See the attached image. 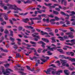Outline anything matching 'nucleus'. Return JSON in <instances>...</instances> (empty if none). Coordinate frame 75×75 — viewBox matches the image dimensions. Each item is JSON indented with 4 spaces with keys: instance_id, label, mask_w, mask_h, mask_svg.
Here are the masks:
<instances>
[{
    "instance_id": "13",
    "label": "nucleus",
    "mask_w": 75,
    "mask_h": 75,
    "mask_svg": "<svg viewBox=\"0 0 75 75\" xmlns=\"http://www.w3.org/2000/svg\"><path fill=\"white\" fill-rule=\"evenodd\" d=\"M40 33L41 35H48V34L47 32H44L42 30H41Z\"/></svg>"
},
{
    "instance_id": "11",
    "label": "nucleus",
    "mask_w": 75,
    "mask_h": 75,
    "mask_svg": "<svg viewBox=\"0 0 75 75\" xmlns=\"http://www.w3.org/2000/svg\"><path fill=\"white\" fill-rule=\"evenodd\" d=\"M57 51H59V52H60L61 54H65V52H64V51L63 50H62V49H57Z\"/></svg>"
},
{
    "instance_id": "41",
    "label": "nucleus",
    "mask_w": 75,
    "mask_h": 75,
    "mask_svg": "<svg viewBox=\"0 0 75 75\" xmlns=\"http://www.w3.org/2000/svg\"><path fill=\"white\" fill-rule=\"evenodd\" d=\"M49 67H53L54 68H57L55 65L54 64H52L51 65H50Z\"/></svg>"
},
{
    "instance_id": "35",
    "label": "nucleus",
    "mask_w": 75,
    "mask_h": 75,
    "mask_svg": "<svg viewBox=\"0 0 75 75\" xmlns=\"http://www.w3.org/2000/svg\"><path fill=\"white\" fill-rule=\"evenodd\" d=\"M4 65L6 68H8L9 67V64H4Z\"/></svg>"
},
{
    "instance_id": "62",
    "label": "nucleus",
    "mask_w": 75,
    "mask_h": 75,
    "mask_svg": "<svg viewBox=\"0 0 75 75\" xmlns=\"http://www.w3.org/2000/svg\"><path fill=\"white\" fill-rule=\"evenodd\" d=\"M73 59L72 58H69V61H71V62H73Z\"/></svg>"
},
{
    "instance_id": "33",
    "label": "nucleus",
    "mask_w": 75,
    "mask_h": 75,
    "mask_svg": "<svg viewBox=\"0 0 75 75\" xmlns=\"http://www.w3.org/2000/svg\"><path fill=\"white\" fill-rule=\"evenodd\" d=\"M47 53L48 54V55H51L52 54V53L50 51H48Z\"/></svg>"
},
{
    "instance_id": "18",
    "label": "nucleus",
    "mask_w": 75,
    "mask_h": 75,
    "mask_svg": "<svg viewBox=\"0 0 75 75\" xmlns=\"http://www.w3.org/2000/svg\"><path fill=\"white\" fill-rule=\"evenodd\" d=\"M1 69L2 70V72L3 73L4 75V73H5V70L4 69V67L3 66L1 67Z\"/></svg>"
},
{
    "instance_id": "5",
    "label": "nucleus",
    "mask_w": 75,
    "mask_h": 75,
    "mask_svg": "<svg viewBox=\"0 0 75 75\" xmlns=\"http://www.w3.org/2000/svg\"><path fill=\"white\" fill-rule=\"evenodd\" d=\"M67 13H71V14H70V16H74L75 14V12L74 11H72L71 12L70 11H67Z\"/></svg>"
},
{
    "instance_id": "31",
    "label": "nucleus",
    "mask_w": 75,
    "mask_h": 75,
    "mask_svg": "<svg viewBox=\"0 0 75 75\" xmlns=\"http://www.w3.org/2000/svg\"><path fill=\"white\" fill-rule=\"evenodd\" d=\"M4 33L5 34H9V33L8 32V31L7 30V29H6L4 31Z\"/></svg>"
},
{
    "instance_id": "22",
    "label": "nucleus",
    "mask_w": 75,
    "mask_h": 75,
    "mask_svg": "<svg viewBox=\"0 0 75 75\" xmlns=\"http://www.w3.org/2000/svg\"><path fill=\"white\" fill-rule=\"evenodd\" d=\"M47 50H52V51H54V50H53V49L52 48H51V47L50 46L48 47V46H47Z\"/></svg>"
},
{
    "instance_id": "2",
    "label": "nucleus",
    "mask_w": 75,
    "mask_h": 75,
    "mask_svg": "<svg viewBox=\"0 0 75 75\" xmlns=\"http://www.w3.org/2000/svg\"><path fill=\"white\" fill-rule=\"evenodd\" d=\"M7 6H9V8H11V9H14V10H20V11H22V9H21L20 8H18L17 7L16 5H14L13 6L15 7L16 8H13V6L12 5H10L9 4H7Z\"/></svg>"
},
{
    "instance_id": "51",
    "label": "nucleus",
    "mask_w": 75,
    "mask_h": 75,
    "mask_svg": "<svg viewBox=\"0 0 75 75\" xmlns=\"http://www.w3.org/2000/svg\"><path fill=\"white\" fill-rule=\"evenodd\" d=\"M36 71L34 72V73H37L38 72H39V71H40V69L36 70Z\"/></svg>"
},
{
    "instance_id": "45",
    "label": "nucleus",
    "mask_w": 75,
    "mask_h": 75,
    "mask_svg": "<svg viewBox=\"0 0 75 75\" xmlns=\"http://www.w3.org/2000/svg\"><path fill=\"white\" fill-rule=\"evenodd\" d=\"M55 10H57V11H59L61 10L59 8H55Z\"/></svg>"
},
{
    "instance_id": "55",
    "label": "nucleus",
    "mask_w": 75,
    "mask_h": 75,
    "mask_svg": "<svg viewBox=\"0 0 75 75\" xmlns=\"http://www.w3.org/2000/svg\"><path fill=\"white\" fill-rule=\"evenodd\" d=\"M18 69V70H19V71H24V69Z\"/></svg>"
},
{
    "instance_id": "3",
    "label": "nucleus",
    "mask_w": 75,
    "mask_h": 75,
    "mask_svg": "<svg viewBox=\"0 0 75 75\" xmlns=\"http://www.w3.org/2000/svg\"><path fill=\"white\" fill-rule=\"evenodd\" d=\"M38 33H34V34H32V36H33V37L35 38L33 39V40H34L36 41H38V39L40 40V36L39 35L37 36L35 35H38Z\"/></svg>"
},
{
    "instance_id": "4",
    "label": "nucleus",
    "mask_w": 75,
    "mask_h": 75,
    "mask_svg": "<svg viewBox=\"0 0 75 75\" xmlns=\"http://www.w3.org/2000/svg\"><path fill=\"white\" fill-rule=\"evenodd\" d=\"M60 61L62 62H63L62 65V66L64 67H69V65L68 63H67V61L65 60H62V59H60Z\"/></svg>"
},
{
    "instance_id": "21",
    "label": "nucleus",
    "mask_w": 75,
    "mask_h": 75,
    "mask_svg": "<svg viewBox=\"0 0 75 75\" xmlns=\"http://www.w3.org/2000/svg\"><path fill=\"white\" fill-rule=\"evenodd\" d=\"M60 14H62V15L63 16H67L68 15H66L67 14L65 13V12H63V11H61L60 12Z\"/></svg>"
},
{
    "instance_id": "36",
    "label": "nucleus",
    "mask_w": 75,
    "mask_h": 75,
    "mask_svg": "<svg viewBox=\"0 0 75 75\" xmlns=\"http://www.w3.org/2000/svg\"><path fill=\"white\" fill-rule=\"evenodd\" d=\"M49 34L52 36H54V34L52 33V32H50L49 33Z\"/></svg>"
},
{
    "instance_id": "7",
    "label": "nucleus",
    "mask_w": 75,
    "mask_h": 75,
    "mask_svg": "<svg viewBox=\"0 0 75 75\" xmlns=\"http://www.w3.org/2000/svg\"><path fill=\"white\" fill-rule=\"evenodd\" d=\"M35 61H36V64L35 65V67H37L38 66V64H40L41 63H40V60H38L37 61V60H35Z\"/></svg>"
},
{
    "instance_id": "26",
    "label": "nucleus",
    "mask_w": 75,
    "mask_h": 75,
    "mask_svg": "<svg viewBox=\"0 0 75 75\" xmlns=\"http://www.w3.org/2000/svg\"><path fill=\"white\" fill-rule=\"evenodd\" d=\"M53 11L55 15H58V14H59V12L57 11Z\"/></svg>"
},
{
    "instance_id": "32",
    "label": "nucleus",
    "mask_w": 75,
    "mask_h": 75,
    "mask_svg": "<svg viewBox=\"0 0 75 75\" xmlns=\"http://www.w3.org/2000/svg\"><path fill=\"white\" fill-rule=\"evenodd\" d=\"M14 47H13L14 48L15 50H16V49H17L18 47L17 46V45H14Z\"/></svg>"
},
{
    "instance_id": "25",
    "label": "nucleus",
    "mask_w": 75,
    "mask_h": 75,
    "mask_svg": "<svg viewBox=\"0 0 75 75\" xmlns=\"http://www.w3.org/2000/svg\"><path fill=\"white\" fill-rule=\"evenodd\" d=\"M66 15L68 16H67V17L65 18V20H69V16H70V15H69L68 14H67Z\"/></svg>"
},
{
    "instance_id": "9",
    "label": "nucleus",
    "mask_w": 75,
    "mask_h": 75,
    "mask_svg": "<svg viewBox=\"0 0 75 75\" xmlns=\"http://www.w3.org/2000/svg\"><path fill=\"white\" fill-rule=\"evenodd\" d=\"M22 1H23L25 4H27V3H31L32 1H30V0H28L26 2L24 1V0H21Z\"/></svg>"
},
{
    "instance_id": "48",
    "label": "nucleus",
    "mask_w": 75,
    "mask_h": 75,
    "mask_svg": "<svg viewBox=\"0 0 75 75\" xmlns=\"http://www.w3.org/2000/svg\"><path fill=\"white\" fill-rule=\"evenodd\" d=\"M54 18L56 20H57V21H58V20H59V18L57 17V16H55Z\"/></svg>"
},
{
    "instance_id": "53",
    "label": "nucleus",
    "mask_w": 75,
    "mask_h": 75,
    "mask_svg": "<svg viewBox=\"0 0 75 75\" xmlns=\"http://www.w3.org/2000/svg\"><path fill=\"white\" fill-rule=\"evenodd\" d=\"M69 37H70V38H74V36L71 35H69Z\"/></svg>"
},
{
    "instance_id": "1",
    "label": "nucleus",
    "mask_w": 75,
    "mask_h": 75,
    "mask_svg": "<svg viewBox=\"0 0 75 75\" xmlns=\"http://www.w3.org/2000/svg\"><path fill=\"white\" fill-rule=\"evenodd\" d=\"M52 70H54V68L52 67H50L47 69V71L46 70H44V71L46 74H49L50 75L51 74V73L50 72L52 71V74L53 75H54L55 74V72H54V71H52Z\"/></svg>"
},
{
    "instance_id": "16",
    "label": "nucleus",
    "mask_w": 75,
    "mask_h": 75,
    "mask_svg": "<svg viewBox=\"0 0 75 75\" xmlns=\"http://www.w3.org/2000/svg\"><path fill=\"white\" fill-rule=\"evenodd\" d=\"M42 39L43 41H45V42H49V40H48L47 39H45L44 38H42Z\"/></svg>"
},
{
    "instance_id": "14",
    "label": "nucleus",
    "mask_w": 75,
    "mask_h": 75,
    "mask_svg": "<svg viewBox=\"0 0 75 75\" xmlns=\"http://www.w3.org/2000/svg\"><path fill=\"white\" fill-rule=\"evenodd\" d=\"M64 72L66 75H69V70L67 69L65 70H64Z\"/></svg>"
},
{
    "instance_id": "43",
    "label": "nucleus",
    "mask_w": 75,
    "mask_h": 75,
    "mask_svg": "<svg viewBox=\"0 0 75 75\" xmlns=\"http://www.w3.org/2000/svg\"><path fill=\"white\" fill-rule=\"evenodd\" d=\"M48 17H51V18H54V15L51 14L48 15Z\"/></svg>"
},
{
    "instance_id": "54",
    "label": "nucleus",
    "mask_w": 75,
    "mask_h": 75,
    "mask_svg": "<svg viewBox=\"0 0 75 75\" xmlns=\"http://www.w3.org/2000/svg\"><path fill=\"white\" fill-rule=\"evenodd\" d=\"M56 63H58L59 65H61V63H60V62L59 61H57L56 62Z\"/></svg>"
},
{
    "instance_id": "24",
    "label": "nucleus",
    "mask_w": 75,
    "mask_h": 75,
    "mask_svg": "<svg viewBox=\"0 0 75 75\" xmlns=\"http://www.w3.org/2000/svg\"><path fill=\"white\" fill-rule=\"evenodd\" d=\"M4 16H5V17H4V18L6 20H8V17H7V16H8V15L7 14L6 15L5 14H4Z\"/></svg>"
},
{
    "instance_id": "59",
    "label": "nucleus",
    "mask_w": 75,
    "mask_h": 75,
    "mask_svg": "<svg viewBox=\"0 0 75 75\" xmlns=\"http://www.w3.org/2000/svg\"><path fill=\"white\" fill-rule=\"evenodd\" d=\"M64 55H60L59 56V58H64Z\"/></svg>"
},
{
    "instance_id": "8",
    "label": "nucleus",
    "mask_w": 75,
    "mask_h": 75,
    "mask_svg": "<svg viewBox=\"0 0 75 75\" xmlns=\"http://www.w3.org/2000/svg\"><path fill=\"white\" fill-rule=\"evenodd\" d=\"M8 70H9V71H10V70H11V69H6V71H5V73H4V75H6V74H10V72L8 71Z\"/></svg>"
},
{
    "instance_id": "58",
    "label": "nucleus",
    "mask_w": 75,
    "mask_h": 75,
    "mask_svg": "<svg viewBox=\"0 0 75 75\" xmlns=\"http://www.w3.org/2000/svg\"><path fill=\"white\" fill-rule=\"evenodd\" d=\"M52 40V43H54V42H56V40H55L53 39Z\"/></svg>"
},
{
    "instance_id": "44",
    "label": "nucleus",
    "mask_w": 75,
    "mask_h": 75,
    "mask_svg": "<svg viewBox=\"0 0 75 75\" xmlns=\"http://www.w3.org/2000/svg\"><path fill=\"white\" fill-rule=\"evenodd\" d=\"M1 24L2 25H4V24H6V22L5 21H3L2 23H1Z\"/></svg>"
},
{
    "instance_id": "23",
    "label": "nucleus",
    "mask_w": 75,
    "mask_h": 75,
    "mask_svg": "<svg viewBox=\"0 0 75 75\" xmlns=\"http://www.w3.org/2000/svg\"><path fill=\"white\" fill-rule=\"evenodd\" d=\"M42 45H41V46L43 48H45V43L43 42H42Z\"/></svg>"
},
{
    "instance_id": "12",
    "label": "nucleus",
    "mask_w": 75,
    "mask_h": 75,
    "mask_svg": "<svg viewBox=\"0 0 75 75\" xmlns=\"http://www.w3.org/2000/svg\"><path fill=\"white\" fill-rule=\"evenodd\" d=\"M62 70H58L56 72L55 74H56L57 75H59L60 74V73H62Z\"/></svg>"
},
{
    "instance_id": "50",
    "label": "nucleus",
    "mask_w": 75,
    "mask_h": 75,
    "mask_svg": "<svg viewBox=\"0 0 75 75\" xmlns=\"http://www.w3.org/2000/svg\"><path fill=\"white\" fill-rule=\"evenodd\" d=\"M26 67H27V69H28V70H30V69H30V66H26Z\"/></svg>"
},
{
    "instance_id": "10",
    "label": "nucleus",
    "mask_w": 75,
    "mask_h": 75,
    "mask_svg": "<svg viewBox=\"0 0 75 75\" xmlns=\"http://www.w3.org/2000/svg\"><path fill=\"white\" fill-rule=\"evenodd\" d=\"M64 6H67V1H65V0H62L61 2V4H64Z\"/></svg>"
},
{
    "instance_id": "52",
    "label": "nucleus",
    "mask_w": 75,
    "mask_h": 75,
    "mask_svg": "<svg viewBox=\"0 0 75 75\" xmlns=\"http://www.w3.org/2000/svg\"><path fill=\"white\" fill-rule=\"evenodd\" d=\"M74 6V4L72 3H70V7H73Z\"/></svg>"
},
{
    "instance_id": "27",
    "label": "nucleus",
    "mask_w": 75,
    "mask_h": 75,
    "mask_svg": "<svg viewBox=\"0 0 75 75\" xmlns=\"http://www.w3.org/2000/svg\"><path fill=\"white\" fill-rule=\"evenodd\" d=\"M10 35L11 36V37H13V31H11V30H10Z\"/></svg>"
},
{
    "instance_id": "34",
    "label": "nucleus",
    "mask_w": 75,
    "mask_h": 75,
    "mask_svg": "<svg viewBox=\"0 0 75 75\" xmlns=\"http://www.w3.org/2000/svg\"><path fill=\"white\" fill-rule=\"evenodd\" d=\"M42 49H41L40 48H39L38 49V50L37 51L38 52V53H41V51H42Z\"/></svg>"
},
{
    "instance_id": "56",
    "label": "nucleus",
    "mask_w": 75,
    "mask_h": 75,
    "mask_svg": "<svg viewBox=\"0 0 75 75\" xmlns=\"http://www.w3.org/2000/svg\"><path fill=\"white\" fill-rule=\"evenodd\" d=\"M48 51V49L44 50L43 51H42V52L45 53V52H46V51Z\"/></svg>"
},
{
    "instance_id": "20",
    "label": "nucleus",
    "mask_w": 75,
    "mask_h": 75,
    "mask_svg": "<svg viewBox=\"0 0 75 75\" xmlns=\"http://www.w3.org/2000/svg\"><path fill=\"white\" fill-rule=\"evenodd\" d=\"M16 57L15 58H20V57H21V56L20 55V54L19 53H17L16 54Z\"/></svg>"
},
{
    "instance_id": "46",
    "label": "nucleus",
    "mask_w": 75,
    "mask_h": 75,
    "mask_svg": "<svg viewBox=\"0 0 75 75\" xmlns=\"http://www.w3.org/2000/svg\"><path fill=\"white\" fill-rule=\"evenodd\" d=\"M30 71H32V72L35 71V69L34 68V67H33L32 69H30Z\"/></svg>"
},
{
    "instance_id": "49",
    "label": "nucleus",
    "mask_w": 75,
    "mask_h": 75,
    "mask_svg": "<svg viewBox=\"0 0 75 75\" xmlns=\"http://www.w3.org/2000/svg\"><path fill=\"white\" fill-rule=\"evenodd\" d=\"M22 29H23V27H21V26L19 27V31H21V30H22Z\"/></svg>"
},
{
    "instance_id": "6",
    "label": "nucleus",
    "mask_w": 75,
    "mask_h": 75,
    "mask_svg": "<svg viewBox=\"0 0 75 75\" xmlns=\"http://www.w3.org/2000/svg\"><path fill=\"white\" fill-rule=\"evenodd\" d=\"M38 17H36L34 18V20H42V18H41V15H39L38 16Z\"/></svg>"
},
{
    "instance_id": "29",
    "label": "nucleus",
    "mask_w": 75,
    "mask_h": 75,
    "mask_svg": "<svg viewBox=\"0 0 75 75\" xmlns=\"http://www.w3.org/2000/svg\"><path fill=\"white\" fill-rule=\"evenodd\" d=\"M58 38L60 39V41H64V38H63V37L59 36V37H58Z\"/></svg>"
},
{
    "instance_id": "37",
    "label": "nucleus",
    "mask_w": 75,
    "mask_h": 75,
    "mask_svg": "<svg viewBox=\"0 0 75 75\" xmlns=\"http://www.w3.org/2000/svg\"><path fill=\"white\" fill-rule=\"evenodd\" d=\"M70 54L72 57H74V54H75V53H74V52H71Z\"/></svg>"
},
{
    "instance_id": "57",
    "label": "nucleus",
    "mask_w": 75,
    "mask_h": 75,
    "mask_svg": "<svg viewBox=\"0 0 75 75\" xmlns=\"http://www.w3.org/2000/svg\"><path fill=\"white\" fill-rule=\"evenodd\" d=\"M52 30L51 29H49L47 30L48 32H51Z\"/></svg>"
},
{
    "instance_id": "63",
    "label": "nucleus",
    "mask_w": 75,
    "mask_h": 75,
    "mask_svg": "<svg viewBox=\"0 0 75 75\" xmlns=\"http://www.w3.org/2000/svg\"><path fill=\"white\" fill-rule=\"evenodd\" d=\"M51 22V24L53 25V24H55L56 23L55 22Z\"/></svg>"
},
{
    "instance_id": "61",
    "label": "nucleus",
    "mask_w": 75,
    "mask_h": 75,
    "mask_svg": "<svg viewBox=\"0 0 75 75\" xmlns=\"http://www.w3.org/2000/svg\"><path fill=\"white\" fill-rule=\"evenodd\" d=\"M55 33H58V30L57 29H56L55 31Z\"/></svg>"
},
{
    "instance_id": "39",
    "label": "nucleus",
    "mask_w": 75,
    "mask_h": 75,
    "mask_svg": "<svg viewBox=\"0 0 75 75\" xmlns=\"http://www.w3.org/2000/svg\"><path fill=\"white\" fill-rule=\"evenodd\" d=\"M30 43H31L32 44H35V45L37 44V43L31 41L30 42Z\"/></svg>"
},
{
    "instance_id": "40",
    "label": "nucleus",
    "mask_w": 75,
    "mask_h": 75,
    "mask_svg": "<svg viewBox=\"0 0 75 75\" xmlns=\"http://www.w3.org/2000/svg\"><path fill=\"white\" fill-rule=\"evenodd\" d=\"M10 40H11L12 42H14V40H15V39L14 38H13L11 37L10 38Z\"/></svg>"
},
{
    "instance_id": "42",
    "label": "nucleus",
    "mask_w": 75,
    "mask_h": 75,
    "mask_svg": "<svg viewBox=\"0 0 75 75\" xmlns=\"http://www.w3.org/2000/svg\"><path fill=\"white\" fill-rule=\"evenodd\" d=\"M65 22H66V23H67V24L69 25L70 24V22L69 21L66 20L65 21Z\"/></svg>"
},
{
    "instance_id": "60",
    "label": "nucleus",
    "mask_w": 75,
    "mask_h": 75,
    "mask_svg": "<svg viewBox=\"0 0 75 75\" xmlns=\"http://www.w3.org/2000/svg\"><path fill=\"white\" fill-rule=\"evenodd\" d=\"M31 31L32 32V33H33L34 32H35V29H33L31 30Z\"/></svg>"
},
{
    "instance_id": "64",
    "label": "nucleus",
    "mask_w": 75,
    "mask_h": 75,
    "mask_svg": "<svg viewBox=\"0 0 75 75\" xmlns=\"http://www.w3.org/2000/svg\"><path fill=\"white\" fill-rule=\"evenodd\" d=\"M67 55H69L71 54V52H66Z\"/></svg>"
},
{
    "instance_id": "17",
    "label": "nucleus",
    "mask_w": 75,
    "mask_h": 75,
    "mask_svg": "<svg viewBox=\"0 0 75 75\" xmlns=\"http://www.w3.org/2000/svg\"><path fill=\"white\" fill-rule=\"evenodd\" d=\"M25 27L26 28H30L31 29H34V28L33 27H32V26H26Z\"/></svg>"
},
{
    "instance_id": "47",
    "label": "nucleus",
    "mask_w": 75,
    "mask_h": 75,
    "mask_svg": "<svg viewBox=\"0 0 75 75\" xmlns=\"http://www.w3.org/2000/svg\"><path fill=\"white\" fill-rule=\"evenodd\" d=\"M70 29L71 30V31H72L73 32H74L75 33V30H74V29H73L72 28H70Z\"/></svg>"
},
{
    "instance_id": "30",
    "label": "nucleus",
    "mask_w": 75,
    "mask_h": 75,
    "mask_svg": "<svg viewBox=\"0 0 75 75\" xmlns=\"http://www.w3.org/2000/svg\"><path fill=\"white\" fill-rule=\"evenodd\" d=\"M3 27L1 26L0 27V31L1 32H2L4 31V29L3 28Z\"/></svg>"
},
{
    "instance_id": "19",
    "label": "nucleus",
    "mask_w": 75,
    "mask_h": 75,
    "mask_svg": "<svg viewBox=\"0 0 75 75\" xmlns=\"http://www.w3.org/2000/svg\"><path fill=\"white\" fill-rule=\"evenodd\" d=\"M1 3H0V6H1L2 7H3L4 6V4L2 3L3 1H0Z\"/></svg>"
},
{
    "instance_id": "28",
    "label": "nucleus",
    "mask_w": 75,
    "mask_h": 75,
    "mask_svg": "<svg viewBox=\"0 0 75 75\" xmlns=\"http://www.w3.org/2000/svg\"><path fill=\"white\" fill-rule=\"evenodd\" d=\"M40 60L42 61L43 62H45L46 61H47V59H44L40 58Z\"/></svg>"
},
{
    "instance_id": "38",
    "label": "nucleus",
    "mask_w": 75,
    "mask_h": 75,
    "mask_svg": "<svg viewBox=\"0 0 75 75\" xmlns=\"http://www.w3.org/2000/svg\"><path fill=\"white\" fill-rule=\"evenodd\" d=\"M44 4L45 6H51V3H49L48 4H47L46 3H45Z\"/></svg>"
},
{
    "instance_id": "15",
    "label": "nucleus",
    "mask_w": 75,
    "mask_h": 75,
    "mask_svg": "<svg viewBox=\"0 0 75 75\" xmlns=\"http://www.w3.org/2000/svg\"><path fill=\"white\" fill-rule=\"evenodd\" d=\"M23 21L25 23H27V21H29V19L28 18H26V19H23Z\"/></svg>"
}]
</instances>
